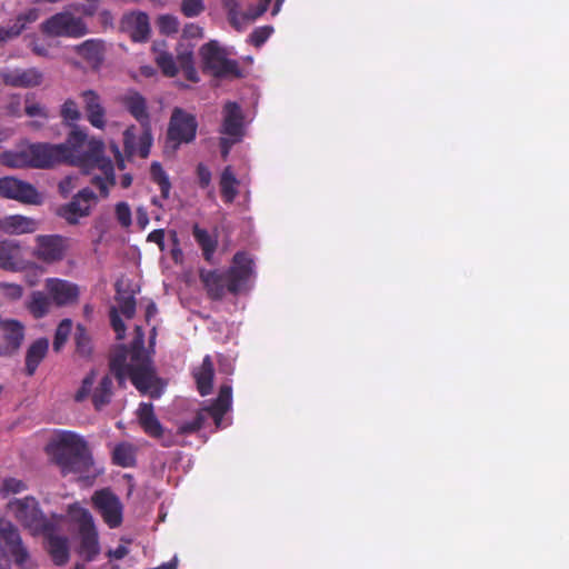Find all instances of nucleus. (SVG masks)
<instances>
[{
  "instance_id": "obj_1",
  "label": "nucleus",
  "mask_w": 569,
  "mask_h": 569,
  "mask_svg": "<svg viewBox=\"0 0 569 569\" xmlns=\"http://www.w3.org/2000/svg\"><path fill=\"white\" fill-rule=\"evenodd\" d=\"M57 146L63 163L77 166L87 174L100 170L101 173L93 174L90 182L102 198H107L110 188L116 186V174L111 159L104 156L103 141L94 137L89 139L84 128L73 126L66 141Z\"/></svg>"
},
{
  "instance_id": "obj_2",
  "label": "nucleus",
  "mask_w": 569,
  "mask_h": 569,
  "mask_svg": "<svg viewBox=\"0 0 569 569\" xmlns=\"http://www.w3.org/2000/svg\"><path fill=\"white\" fill-rule=\"evenodd\" d=\"M108 366L120 388L126 387L129 378L140 393L149 395L151 398H159L162 395L163 385L157 377L150 355H142L136 359L129 356L127 346L118 345L109 355Z\"/></svg>"
},
{
  "instance_id": "obj_3",
  "label": "nucleus",
  "mask_w": 569,
  "mask_h": 569,
  "mask_svg": "<svg viewBox=\"0 0 569 569\" xmlns=\"http://www.w3.org/2000/svg\"><path fill=\"white\" fill-rule=\"evenodd\" d=\"M253 273V260L244 251H238L232 258L231 267L219 270H201L200 280L210 299L221 300L226 291L238 295Z\"/></svg>"
},
{
  "instance_id": "obj_4",
  "label": "nucleus",
  "mask_w": 569,
  "mask_h": 569,
  "mask_svg": "<svg viewBox=\"0 0 569 569\" xmlns=\"http://www.w3.org/2000/svg\"><path fill=\"white\" fill-rule=\"evenodd\" d=\"M47 452L60 468L62 476L88 473L93 465L87 441L71 431L61 432L47 446Z\"/></svg>"
},
{
  "instance_id": "obj_5",
  "label": "nucleus",
  "mask_w": 569,
  "mask_h": 569,
  "mask_svg": "<svg viewBox=\"0 0 569 569\" xmlns=\"http://www.w3.org/2000/svg\"><path fill=\"white\" fill-rule=\"evenodd\" d=\"M2 164L9 168H51L62 163L57 144L31 143L20 150H8L0 154Z\"/></svg>"
},
{
  "instance_id": "obj_6",
  "label": "nucleus",
  "mask_w": 569,
  "mask_h": 569,
  "mask_svg": "<svg viewBox=\"0 0 569 569\" xmlns=\"http://www.w3.org/2000/svg\"><path fill=\"white\" fill-rule=\"evenodd\" d=\"M201 69L214 78H241L243 77L239 62L228 58V53L218 41L210 40L199 49Z\"/></svg>"
},
{
  "instance_id": "obj_7",
  "label": "nucleus",
  "mask_w": 569,
  "mask_h": 569,
  "mask_svg": "<svg viewBox=\"0 0 569 569\" xmlns=\"http://www.w3.org/2000/svg\"><path fill=\"white\" fill-rule=\"evenodd\" d=\"M41 33L49 38L78 39L89 32L83 18L64 10L57 12L42 21L39 27Z\"/></svg>"
},
{
  "instance_id": "obj_8",
  "label": "nucleus",
  "mask_w": 569,
  "mask_h": 569,
  "mask_svg": "<svg viewBox=\"0 0 569 569\" xmlns=\"http://www.w3.org/2000/svg\"><path fill=\"white\" fill-rule=\"evenodd\" d=\"M71 519L79 525L80 543L78 553L88 562L100 552L98 532L93 518L88 509L73 505L69 509Z\"/></svg>"
},
{
  "instance_id": "obj_9",
  "label": "nucleus",
  "mask_w": 569,
  "mask_h": 569,
  "mask_svg": "<svg viewBox=\"0 0 569 569\" xmlns=\"http://www.w3.org/2000/svg\"><path fill=\"white\" fill-rule=\"evenodd\" d=\"M197 130L196 116L176 107L168 123L166 148H170L174 152L181 144L191 143L197 137Z\"/></svg>"
},
{
  "instance_id": "obj_10",
  "label": "nucleus",
  "mask_w": 569,
  "mask_h": 569,
  "mask_svg": "<svg viewBox=\"0 0 569 569\" xmlns=\"http://www.w3.org/2000/svg\"><path fill=\"white\" fill-rule=\"evenodd\" d=\"M112 373H107L99 380L96 388L93 385L97 378V371L91 369L82 379L80 388L74 393L76 402H83L89 397L91 398V402L93 408L97 411L102 410L106 406H108L113 397V381Z\"/></svg>"
},
{
  "instance_id": "obj_11",
  "label": "nucleus",
  "mask_w": 569,
  "mask_h": 569,
  "mask_svg": "<svg viewBox=\"0 0 569 569\" xmlns=\"http://www.w3.org/2000/svg\"><path fill=\"white\" fill-rule=\"evenodd\" d=\"M10 506L17 520L33 535L48 532L52 529V523L46 518L39 502L33 497L17 499Z\"/></svg>"
},
{
  "instance_id": "obj_12",
  "label": "nucleus",
  "mask_w": 569,
  "mask_h": 569,
  "mask_svg": "<svg viewBox=\"0 0 569 569\" xmlns=\"http://www.w3.org/2000/svg\"><path fill=\"white\" fill-rule=\"evenodd\" d=\"M0 549L7 550L20 569H37V566L30 561L18 528L9 521H0Z\"/></svg>"
},
{
  "instance_id": "obj_13",
  "label": "nucleus",
  "mask_w": 569,
  "mask_h": 569,
  "mask_svg": "<svg viewBox=\"0 0 569 569\" xmlns=\"http://www.w3.org/2000/svg\"><path fill=\"white\" fill-rule=\"evenodd\" d=\"M97 201V194L90 188H83L72 197L70 202L60 206L57 214L69 224H77L81 218L91 213V207Z\"/></svg>"
},
{
  "instance_id": "obj_14",
  "label": "nucleus",
  "mask_w": 569,
  "mask_h": 569,
  "mask_svg": "<svg viewBox=\"0 0 569 569\" xmlns=\"http://www.w3.org/2000/svg\"><path fill=\"white\" fill-rule=\"evenodd\" d=\"M36 242L34 256L47 263L62 260L68 249V239L60 234H41Z\"/></svg>"
},
{
  "instance_id": "obj_15",
  "label": "nucleus",
  "mask_w": 569,
  "mask_h": 569,
  "mask_svg": "<svg viewBox=\"0 0 569 569\" xmlns=\"http://www.w3.org/2000/svg\"><path fill=\"white\" fill-rule=\"evenodd\" d=\"M92 502L110 528H117L122 522V505L119 498L108 489L97 491Z\"/></svg>"
},
{
  "instance_id": "obj_16",
  "label": "nucleus",
  "mask_w": 569,
  "mask_h": 569,
  "mask_svg": "<svg viewBox=\"0 0 569 569\" xmlns=\"http://www.w3.org/2000/svg\"><path fill=\"white\" fill-rule=\"evenodd\" d=\"M0 194L24 203L37 204L40 202V194L32 184L12 177L0 179Z\"/></svg>"
},
{
  "instance_id": "obj_17",
  "label": "nucleus",
  "mask_w": 569,
  "mask_h": 569,
  "mask_svg": "<svg viewBox=\"0 0 569 569\" xmlns=\"http://www.w3.org/2000/svg\"><path fill=\"white\" fill-rule=\"evenodd\" d=\"M121 30L126 32L133 42H147L150 38V21L147 13L132 11L124 14L120 22Z\"/></svg>"
},
{
  "instance_id": "obj_18",
  "label": "nucleus",
  "mask_w": 569,
  "mask_h": 569,
  "mask_svg": "<svg viewBox=\"0 0 569 569\" xmlns=\"http://www.w3.org/2000/svg\"><path fill=\"white\" fill-rule=\"evenodd\" d=\"M46 290L51 301L58 307L72 305L79 298V287L76 283L59 278H48L46 280Z\"/></svg>"
},
{
  "instance_id": "obj_19",
  "label": "nucleus",
  "mask_w": 569,
  "mask_h": 569,
  "mask_svg": "<svg viewBox=\"0 0 569 569\" xmlns=\"http://www.w3.org/2000/svg\"><path fill=\"white\" fill-rule=\"evenodd\" d=\"M0 77L6 86L13 88H33L43 81L42 72L37 68L1 70Z\"/></svg>"
},
{
  "instance_id": "obj_20",
  "label": "nucleus",
  "mask_w": 569,
  "mask_h": 569,
  "mask_svg": "<svg viewBox=\"0 0 569 569\" xmlns=\"http://www.w3.org/2000/svg\"><path fill=\"white\" fill-rule=\"evenodd\" d=\"M80 98L88 122L97 129H103L107 123V111L100 94L88 89L81 91Z\"/></svg>"
},
{
  "instance_id": "obj_21",
  "label": "nucleus",
  "mask_w": 569,
  "mask_h": 569,
  "mask_svg": "<svg viewBox=\"0 0 569 569\" xmlns=\"http://www.w3.org/2000/svg\"><path fill=\"white\" fill-rule=\"evenodd\" d=\"M143 131L138 139V146H136V127L131 126L123 132V148L127 156L131 157L138 153L141 158H147L150 153L152 146V134L149 127H142Z\"/></svg>"
},
{
  "instance_id": "obj_22",
  "label": "nucleus",
  "mask_w": 569,
  "mask_h": 569,
  "mask_svg": "<svg viewBox=\"0 0 569 569\" xmlns=\"http://www.w3.org/2000/svg\"><path fill=\"white\" fill-rule=\"evenodd\" d=\"M3 333L4 346L0 347L1 356H10L19 350L24 339V326L14 319H7L0 322Z\"/></svg>"
},
{
  "instance_id": "obj_23",
  "label": "nucleus",
  "mask_w": 569,
  "mask_h": 569,
  "mask_svg": "<svg viewBox=\"0 0 569 569\" xmlns=\"http://www.w3.org/2000/svg\"><path fill=\"white\" fill-rule=\"evenodd\" d=\"M221 133L241 140L243 136V114L237 102L229 101L223 108Z\"/></svg>"
},
{
  "instance_id": "obj_24",
  "label": "nucleus",
  "mask_w": 569,
  "mask_h": 569,
  "mask_svg": "<svg viewBox=\"0 0 569 569\" xmlns=\"http://www.w3.org/2000/svg\"><path fill=\"white\" fill-rule=\"evenodd\" d=\"M121 103L127 111L141 124L149 127L150 114L146 98L136 90H129L122 98Z\"/></svg>"
},
{
  "instance_id": "obj_25",
  "label": "nucleus",
  "mask_w": 569,
  "mask_h": 569,
  "mask_svg": "<svg viewBox=\"0 0 569 569\" xmlns=\"http://www.w3.org/2000/svg\"><path fill=\"white\" fill-rule=\"evenodd\" d=\"M137 418L142 430L151 438H160L163 427L154 415L153 405L141 402L137 410Z\"/></svg>"
},
{
  "instance_id": "obj_26",
  "label": "nucleus",
  "mask_w": 569,
  "mask_h": 569,
  "mask_svg": "<svg viewBox=\"0 0 569 569\" xmlns=\"http://www.w3.org/2000/svg\"><path fill=\"white\" fill-rule=\"evenodd\" d=\"M78 56L97 69L104 59V42L100 39H89L74 47Z\"/></svg>"
},
{
  "instance_id": "obj_27",
  "label": "nucleus",
  "mask_w": 569,
  "mask_h": 569,
  "mask_svg": "<svg viewBox=\"0 0 569 569\" xmlns=\"http://www.w3.org/2000/svg\"><path fill=\"white\" fill-rule=\"evenodd\" d=\"M232 402V388L230 385H221L217 399L204 409L213 419L217 428L220 427L223 416L230 409Z\"/></svg>"
},
{
  "instance_id": "obj_28",
  "label": "nucleus",
  "mask_w": 569,
  "mask_h": 569,
  "mask_svg": "<svg viewBox=\"0 0 569 569\" xmlns=\"http://www.w3.org/2000/svg\"><path fill=\"white\" fill-rule=\"evenodd\" d=\"M53 528L46 535L48 552L57 566H62L69 560V541L64 536L52 532Z\"/></svg>"
},
{
  "instance_id": "obj_29",
  "label": "nucleus",
  "mask_w": 569,
  "mask_h": 569,
  "mask_svg": "<svg viewBox=\"0 0 569 569\" xmlns=\"http://www.w3.org/2000/svg\"><path fill=\"white\" fill-rule=\"evenodd\" d=\"M21 262V247L14 240H0V268L7 271L19 270Z\"/></svg>"
},
{
  "instance_id": "obj_30",
  "label": "nucleus",
  "mask_w": 569,
  "mask_h": 569,
  "mask_svg": "<svg viewBox=\"0 0 569 569\" xmlns=\"http://www.w3.org/2000/svg\"><path fill=\"white\" fill-rule=\"evenodd\" d=\"M214 377L213 362L210 356H206L200 367L193 370V378L196 380L199 393L204 397L211 393Z\"/></svg>"
},
{
  "instance_id": "obj_31",
  "label": "nucleus",
  "mask_w": 569,
  "mask_h": 569,
  "mask_svg": "<svg viewBox=\"0 0 569 569\" xmlns=\"http://www.w3.org/2000/svg\"><path fill=\"white\" fill-rule=\"evenodd\" d=\"M49 341L40 338L33 341L26 353V373L31 377L36 373L39 365L48 353Z\"/></svg>"
},
{
  "instance_id": "obj_32",
  "label": "nucleus",
  "mask_w": 569,
  "mask_h": 569,
  "mask_svg": "<svg viewBox=\"0 0 569 569\" xmlns=\"http://www.w3.org/2000/svg\"><path fill=\"white\" fill-rule=\"evenodd\" d=\"M36 228V220L23 216H9L0 220V229L10 234L33 232Z\"/></svg>"
},
{
  "instance_id": "obj_33",
  "label": "nucleus",
  "mask_w": 569,
  "mask_h": 569,
  "mask_svg": "<svg viewBox=\"0 0 569 569\" xmlns=\"http://www.w3.org/2000/svg\"><path fill=\"white\" fill-rule=\"evenodd\" d=\"M192 236L202 251L203 259L209 263H213V254L218 247L217 237L210 234L198 223H194L192 227Z\"/></svg>"
},
{
  "instance_id": "obj_34",
  "label": "nucleus",
  "mask_w": 569,
  "mask_h": 569,
  "mask_svg": "<svg viewBox=\"0 0 569 569\" xmlns=\"http://www.w3.org/2000/svg\"><path fill=\"white\" fill-rule=\"evenodd\" d=\"M73 340L76 355L84 360H90L93 356V341L83 325H77Z\"/></svg>"
},
{
  "instance_id": "obj_35",
  "label": "nucleus",
  "mask_w": 569,
  "mask_h": 569,
  "mask_svg": "<svg viewBox=\"0 0 569 569\" xmlns=\"http://www.w3.org/2000/svg\"><path fill=\"white\" fill-rule=\"evenodd\" d=\"M112 462L122 468H131L137 462V449L129 442L117 445L112 451Z\"/></svg>"
},
{
  "instance_id": "obj_36",
  "label": "nucleus",
  "mask_w": 569,
  "mask_h": 569,
  "mask_svg": "<svg viewBox=\"0 0 569 569\" xmlns=\"http://www.w3.org/2000/svg\"><path fill=\"white\" fill-rule=\"evenodd\" d=\"M239 184L232 168L226 167L220 177V192L226 203H232L238 196L237 186Z\"/></svg>"
},
{
  "instance_id": "obj_37",
  "label": "nucleus",
  "mask_w": 569,
  "mask_h": 569,
  "mask_svg": "<svg viewBox=\"0 0 569 569\" xmlns=\"http://www.w3.org/2000/svg\"><path fill=\"white\" fill-rule=\"evenodd\" d=\"M51 303L49 295L42 291H33L27 302V309L33 318L41 319L49 312Z\"/></svg>"
},
{
  "instance_id": "obj_38",
  "label": "nucleus",
  "mask_w": 569,
  "mask_h": 569,
  "mask_svg": "<svg viewBox=\"0 0 569 569\" xmlns=\"http://www.w3.org/2000/svg\"><path fill=\"white\" fill-rule=\"evenodd\" d=\"M160 47H166V42L154 43L152 49L156 52V62L158 67L162 70V72L168 77H174L178 72V68L176 66V61L171 53L166 50L160 49Z\"/></svg>"
},
{
  "instance_id": "obj_39",
  "label": "nucleus",
  "mask_w": 569,
  "mask_h": 569,
  "mask_svg": "<svg viewBox=\"0 0 569 569\" xmlns=\"http://www.w3.org/2000/svg\"><path fill=\"white\" fill-rule=\"evenodd\" d=\"M208 417L210 416L207 410L204 408L200 409L191 421H183L178 426L177 435L187 436L199 431L203 427Z\"/></svg>"
},
{
  "instance_id": "obj_40",
  "label": "nucleus",
  "mask_w": 569,
  "mask_h": 569,
  "mask_svg": "<svg viewBox=\"0 0 569 569\" xmlns=\"http://www.w3.org/2000/svg\"><path fill=\"white\" fill-rule=\"evenodd\" d=\"M60 117L62 119V122L73 128V126H77L76 122L81 119V112L78 107V103L73 99H67L60 107Z\"/></svg>"
},
{
  "instance_id": "obj_41",
  "label": "nucleus",
  "mask_w": 569,
  "mask_h": 569,
  "mask_svg": "<svg viewBox=\"0 0 569 569\" xmlns=\"http://www.w3.org/2000/svg\"><path fill=\"white\" fill-rule=\"evenodd\" d=\"M152 180L159 186L162 198L167 199L170 193V180L159 162H152L150 167Z\"/></svg>"
},
{
  "instance_id": "obj_42",
  "label": "nucleus",
  "mask_w": 569,
  "mask_h": 569,
  "mask_svg": "<svg viewBox=\"0 0 569 569\" xmlns=\"http://www.w3.org/2000/svg\"><path fill=\"white\" fill-rule=\"evenodd\" d=\"M71 329H72V321L70 319H63L60 321V323L58 325V327L56 329L54 338H53V350L56 352H59L63 348V346L68 341V338L71 333Z\"/></svg>"
},
{
  "instance_id": "obj_43",
  "label": "nucleus",
  "mask_w": 569,
  "mask_h": 569,
  "mask_svg": "<svg viewBox=\"0 0 569 569\" xmlns=\"http://www.w3.org/2000/svg\"><path fill=\"white\" fill-rule=\"evenodd\" d=\"M32 94H27L26 97V114L30 118H41L43 120H47L49 118L48 109L43 104L32 101Z\"/></svg>"
},
{
  "instance_id": "obj_44",
  "label": "nucleus",
  "mask_w": 569,
  "mask_h": 569,
  "mask_svg": "<svg viewBox=\"0 0 569 569\" xmlns=\"http://www.w3.org/2000/svg\"><path fill=\"white\" fill-rule=\"evenodd\" d=\"M136 335L130 343L129 356H133L136 359L142 355H149L144 349V332L140 326H137Z\"/></svg>"
},
{
  "instance_id": "obj_45",
  "label": "nucleus",
  "mask_w": 569,
  "mask_h": 569,
  "mask_svg": "<svg viewBox=\"0 0 569 569\" xmlns=\"http://www.w3.org/2000/svg\"><path fill=\"white\" fill-rule=\"evenodd\" d=\"M114 216H116L118 223L122 228H129L131 226V223H132L131 216L132 214H131L130 206L127 202L120 201L116 204Z\"/></svg>"
},
{
  "instance_id": "obj_46",
  "label": "nucleus",
  "mask_w": 569,
  "mask_h": 569,
  "mask_svg": "<svg viewBox=\"0 0 569 569\" xmlns=\"http://www.w3.org/2000/svg\"><path fill=\"white\" fill-rule=\"evenodd\" d=\"M120 312L128 319L136 315V299L132 295L119 296L116 298Z\"/></svg>"
},
{
  "instance_id": "obj_47",
  "label": "nucleus",
  "mask_w": 569,
  "mask_h": 569,
  "mask_svg": "<svg viewBox=\"0 0 569 569\" xmlns=\"http://www.w3.org/2000/svg\"><path fill=\"white\" fill-rule=\"evenodd\" d=\"M158 27L163 34H174L179 31V21L173 16L164 14L159 18Z\"/></svg>"
},
{
  "instance_id": "obj_48",
  "label": "nucleus",
  "mask_w": 569,
  "mask_h": 569,
  "mask_svg": "<svg viewBox=\"0 0 569 569\" xmlns=\"http://www.w3.org/2000/svg\"><path fill=\"white\" fill-rule=\"evenodd\" d=\"M204 10L202 0H182L181 12L188 17H197Z\"/></svg>"
},
{
  "instance_id": "obj_49",
  "label": "nucleus",
  "mask_w": 569,
  "mask_h": 569,
  "mask_svg": "<svg viewBox=\"0 0 569 569\" xmlns=\"http://www.w3.org/2000/svg\"><path fill=\"white\" fill-rule=\"evenodd\" d=\"M272 27L266 26L254 29L250 34V43L257 48L261 47L271 36Z\"/></svg>"
},
{
  "instance_id": "obj_50",
  "label": "nucleus",
  "mask_w": 569,
  "mask_h": 569,
  "mask_svg": "<svg viewBox=\"0 0 569 569\" xmlns=\"http://www.w3.org/2000/svg\"><path fill=\"white\" fill-rule=\"evenodd\" d=\"M26 489L27 485L22 480L16 478H8L3 480L1 491L4 496H7L9 493L22 492Z\"/></svg>"
},
{
  "instance_id": "obj_51",
  "label": "nucleus",
  "mask_w": 569,
  "mask_h": 569,
  "mask_svg": "<svg viewBox=\"0 0 569 569\" xmlns=\"http://www.w3.org/2000/svg\"><path fill=\"white\" fill-rule=\"evenodd\" d=\"M3 296L10 300H19L23 295V288L17 283H0Z\"/></svg>"
},
{
  "instance_id": "obj_52",
  "label": "nucleus",
  "mask_w": 569,
  "mask_h": 569,
  "mask_svg": "<svg viewBox=\"0 0 569 569\" xmlns=\"http://www.w3.org/2000/svg\"><path fill=\"white\" fill-rule=\"evenodd\" d=\"M110 322L117 333V339H123L126 335V325L116 308H112L110 311Z\"/></svg>"
},
{
  "instance_id": "obj_53",
  "label": "nucleus",
  "mask_w": 569,
  "mask_h": 569,
  "mask_svg": "<svg viewBox=\"0 0 569 569\" xmlns=\"http://www.w3.org/2000/svg\"><path fill=\"white\" fill-rule=\"evenodd\" d=\"M40 11L38 8H30L24 12H21L17 16L18 21L23 24L26 29L28 23L36 22L39 19Z\"/></svg>"
},
{
  "instance_id": "obj_54",
  "label": "nucleus",
  "mask_w": 569,
  "mask_h": 569,
  "mask_svg": "<svg viewBox=\"0 0 569 569\" xmlns=\"http://www.w3.org/2000/svg\"><path fill=\"white\" fill-rule=\"evenodd\" d=\"M197 177L199 180V186L201 188H207L211 183V172L207 166L203 163H199L197 166Z\"/></svg>"
},
{
  "instance_id": "obj_55",
  "label": "nucleus",
  "mask_w": 569,
  "mask_h": 569,
  "mask_svg": "<svg viewBox=\"0 0 569 569\" xmlns=\"http://www.w3.org/2000/svg\"><path fill=\"white\" fill-rule=\"evenodd\" d=\"M182 37L186 39H200L203 37V29L196 23H188L182 30Z\"/></svg>"
},
{
  "instance_id": "obj_56",
  "label": "nucleus",
  "mask_w": 569,
  "mask_h": 569,
  "mask_svg": "<svg viewBox=\"0 0 569 569\" xmlns=\"http://www.w3.org/2000/svg\"><path fill=\"white\" fill-rule=\"evenodd\" d=\"M179 436L180 435H177V432L173 433L172 431H166L163 429L162 436H160V438H157V439L160 440V443L162 447L169 448V447L180 445V442L178 440Z\"/></svg>"
},
{
  "instance_id": "obj_57",
  "label": "nucleus",
  "mask_w": 569,
  "mask_h": 569,
  "mask_svg": "<svg viewBox=\"0 0 569 569\" xmlns=\"http://www.w3.org/2000/svg\"><path fill=\"white\" fill-rule=\"evenodd\" d=\"M240 140H236V138H231V137H222L220 138V141H219V146H220V151H221V157L223 159H227L228 156H229V152H230V149L231 147L236 143V142H239Z\"/></svg>"
},
{
  "instance_id": "obj_58",
  "label": "nucleus",
  "mask_w": 569,
  "mask_h": 569,
  "mask_svg": "<svg viewBox=\"0 0 569 569\" xmlns=\"http://www.w3.org/2000/svg\"><path fill=\"white\" fill-rule=\"evenodd\" d=\"M147 241L157 243L160 248V250L164 249V230L163 229H156L151 231L148 237Z\"/></svg>"
},
{
  "instance_id": "obj_59",
  "label": "nucleus",
  "mask_w": 569,
  "mask_h": 569,
  "mask_svg": "<svg viewBox=\"0 0 569 569\" xmlns=\"http://www.w3.org/2000/svg\"><path fill=\"white\" fill-rule=\"evenodd\" d=\"M30 49L38 57H43V58H48L49 57V49H48V47L46 44L39 42L38 40H33L30 43Z\"/></svg>"
},
{
  "instance_id": "obj_60",
  "label": "nucleus",
  "mask_w": 569,
  "mask_h": 569,
  "mask_svg": "<svg viewBox=\"0 0 569 569\" xmlns=\"http://www.w3.org/2000/svg\"><path fill=\"white\" fill-rule=\"evenodd\" d=\"M149 223L148 211L143 207L137 209V224L140 229H144Z\"/></svg>"
},
{
  "instance_id": "obj_61",
  "label": "nucleus",
  "mask_w": 569,
  "mask_h": 569,
  "mask_svg": "<svg viewBox=\"0 0 569 569\" xmlns=\"http://www.w3.org/2000/svg\"><path fill=\"white\" fill-rule=\"evenodd\" d=\"M129 553V550L126 546H118L116 549H110L108 552H107V556L109 558H113V559H122L124 558Z\"/></svg>"
},
{
  "instance_id": "obj_62",
  "label": "nucleus",
  "mask_w": 569,
  "mask_h": 569,
  "mask_svg": "<svg viewBox=\"0 0 569 569\" xmlns=\"http://www.w3.org/2000/svg\"><path fill=\"white\" fill-rule=\"evenodd\" d=\"M7 29H8V32H9V36H10L11 39L17 38L24 30L23 24L20 23V21H18L17 18H16L14 22L11 26L7 27Z\"/></svg>"
},
{
  "instance_id": "obj_63",
  "label": "nucleus",
  "mask_w": 569,
  "mask_h": 569,
  "mask_svg": "<svg viewBox=\"0 0 569 569\" xmlns=\"http://www.w3.org/2000/svg\"><path fill=\"white\" fill-rule=\"evenodd\" d=\"M178 61L181 68L187 66H193V54L192 51H186L178 56Z\"/></svg>"
},
{
  "instance_id": "obj_64",
  "label": "nucleus",
  "mask_w": 569,
  "mask_h": 569,
  "mask_svg": "<svg viewBox=\"0 0 569 569\" xmlns=\"http://www.w3.org/2000/svg\"><path fill=\"white\" fill-rule=\"evenodd\" d=\"M181 69L183 71L184 77L189 81H192V82H198L199 81L198 72H197L194 66H187V67H183Z\"/></svg>"
}]
</instances>
